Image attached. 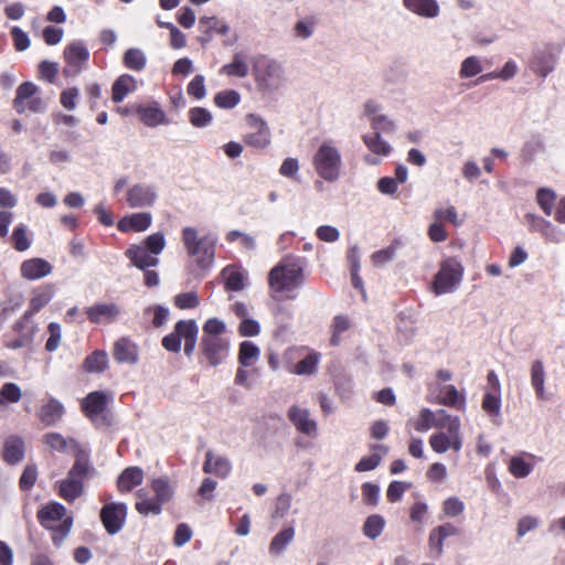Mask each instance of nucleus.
I'll return each mask as SVG.
<instances>
[{
	"mask_svg": "<svg viewBox=\"0 0 565 565\" xmlns=\"http://www.w3.org/2000/svg\"><path fill=\"white\" fill-rule=\"evenodd\" d=\"M288 417L296 428L308 436H312L317 431V423L310 417L307 408L292 406L288 411Z\"/></svg>",
	"mask_w": 565,
	"mask_h": 565,
	"instance_id": "nucleus-28",
	"label": "nucleus"
},
{
	"mask_svg": "<svg viewBox=\"0 0 565 565\" xmlns=\"http://www.w3.org/2000/svg\"><path fill=\"white\" fill-rule=\"evenodd\" d=\"M556 193L551 189L542 188L536 193V201L543 212L551 216L554 211Z\"/></svg>",
	"mask_w": 565,
	"mask_h": 565,
	"instance_id": "nucleus-56",
	"label": "nucleus"
},
{
	"mask_svg": "<svg viewBox=\"0 0 565 565\" xmlns=\"http://www.w3.org/2000/svg\"><path fill=\"white\" fill-rule=\"evenodd\" d=\"M408 169L404 164H397L394 177H384L377 181V190L382 194L394 195L398 186L407 181Z\"/></svg>",
	"mask_w": 565,
	"mask_h": 565,
	"instance_id": "nucleus-30",
	"label": "nucleus"
},
{
	"mask_svg": "<svg viewBox=\"0 0 565 565\" xmlns=\"http://www.w3.org/2000/svg\"><path fill=\"white\" fill-rule=\"evenodd\" d=\"M537 460L535 455L524 451L510 458L508 470L513 477L523 479L531 475Z\"/></svg>",
	"mask_w": 565,
	"mask_h": 565,
	"instance_id": "nucleus-23",
	"label": "nucleus"
},
{
	"mask_svg": "<svg viewBox=\"0 0 565 565\" xmlns=\"http://www.w3.org/2000/svg\"><path fill=\"white\" fill-rule=\"evenodd\" d=\"M201 348L204 359L209 365L217 366L222 364L230 353V341L224 338L220 340H201Z\"/></svg>",
	"mask_w": 565,
	"mask_h": 565,
	"instance_id": "nucleus-19",
	"label": "nucleus"
},
{
	"mask_svg": "<svg viewBox=\"0 0 565 565\" xmlns=\"http://www.w3.org/2000/svg\"><path fill=\"white\" fill-rule=\"evenodd\" d=\"M188 94L195 99H203L206 96L205 78L203 75H195L188 85Z\"/></svg>",
	"mask_w": 565,
	"mask_h": 565,
	"instance_id": "nucleus-63",
	"label": "nucleus"
},
{
	"mask_svg": "<svg viewBox=\"0 0 565 565\" xmlns=\"http://www.w3.org/2000/svg\"><path fill=\"white\" fill-rule=\"evenodd\" d=\"M441 412H446L445 409H439L437 412H433L429 408H423L418 416L412 420L413 427L416 431L425 433L430 428H441L445 424L446 419L441 416Z\"/></svg>",
	"mask_w": 565,
	"mask_h": 565,
	"instance_id": "nucleus-27",
	"label": "nucleus"
},
{
	"mask_svg": "<svg viewBox=\"0 0 565 565\" xmlns=\"http://www.w3.org/2000/svg\"><path fill=\"white\" fill-rule=\"evenodd\" d=\"M120 312L119 306L113 302L96 303L86 309L88 319L94 323L110 322L115 320Z\"/></svg>",
	"mask_w": 565,
	"mask_h": 565,
	"instance_id": "nucleus-29",
	"label": "nucleus"
},
{
	"mask_svg": "<svg viewBox=\"0 0 565 565\" xmlns=\"http://www.w3.org/2000/svg\"><path fill=\"white\" fill-rule=\"evenodd\" d=\"M482 72V58L477 55H470L461 61L458 74L461 79H468L477 75H480Z\"/></svg>",
	"mask_w": 565,
	"mask_h": 565,
	"instance_id": "nucleus-45",
	"label": "nucleus"
},
{
	"mask_svg": "<svg viewBox=\"0 0 565 565\" xmlns=\"http://www.w3.org/2000/svg\"><path fill=\"white\" fill-rule=\"evenodd\" d=\"M140 120L148 127H157L159 125L168 124L166 113L158 103L150 105H139L137 107Z\"/></svg>",
	"mask_w": 565,
	"mask_h": 565,
	"instance_id": "nucleus-31",
	"label": "nucleus"
},
{
	"mask_svg": "<svg viewBox=\"0 0 565 565\" xmlns=\"http://www.w3.org/2000/svg\"><path fill=\"white\" fill-rule=\"evenodd\" d=\"M152 224V215L149 212H136L130 213L125 216H122L118 223L117 227L122 233H130V232H145L147 231Z\"/></svg>",
	"mask_w": 565,
	"mask_h": 565,
	"instance_id": "nucleus-22",
	"label": "nucleus"
},
{
	"mask_svg": "<svg viewBox=\"0 0 565 565\" xmlns=\"http://www.w3.org/2000/svg\"><path fill=\"white\" fill-rule=\"evenodd\" d=\"M241 102V94L234 89L218 92L214 96V104L222 109H233Z\"/></svg>",
	"mask_w": 565,
	"mask_h": 565,
	"instance_id": "nucleus-52",
	"label": "nucleus"
},
{
	"mask_svg": "<svg viewBox=\"0 0 565 565\" xmlns=\"http://www.w3.org/2000/svg\"><path fill=\"white\" fill-rule=\"evenodd\" d=\"M296 535L292 525L282 527L270 541L268 552L273 556L281 555L288 545L294 541Z\"/></svg>",
	"mask_w": 565,
	"mask_h": 565,
	"instance_id": "nucleus-33",
	"label": "nucleus"
},
{
	"mask_svg": "<svg viewBox=\"0 0 565 565\" xmlns=\"http://www.w3.org/2000/svg\"><path fill=\"white\" fill-rule=\"evenodd\" d=\"M173 303L178 309H194L200 305V298L195 291L182 292L173 298Z\"/></svg>",
	"mask_w": 565,
	"mask_h": 565,
	"instance_id": "nucleus-59",
	"label": "nucleus"
},
{
	"mask_svg": "<svg viewBox=\"0 0 565 565\" xmlns=\"http://www.w3.org/2000/svg\"><path fill=\"white\" fill-rule=\"evenodd\" d=\"M226 331V324L224 321L217 318H210L203 324V335L201 340H220L224 339L223 333Z\"/></svg>",
	"mask_w": 565,
	"mask_h": 565,
	"instance_id": "nucleus-50",
	"label": "nucleus"
},
{
	"mask_svg": "<svg viewBox=\"0 0 565 565\" xmlns=\"http://www.w3.org/2000/svg\"><path fill=\"white\" fill-rule=\"evenodd\" d=\"M11 239L14 248L19 252H24L31 246V239L28 234V228L24 224H20L13 230Z\"/></svg>",
	"mask_w": 565,
	"mask_h": 565,
	"instance_id": "nucleus-58",
	"label": "nucleus"
},
{
	"mask_svg": "<svg viewBox=\"0 0 565 565\" xmlns=\"http://www.w3.org/2000/svg\"><path fill=\"white\" fill-rule=\"evenodd\" d=\"M463 277V266L457 258L445 259L434 277L433 291L436 296L454 292Z\"/></svg>",
	"mask_w": 565,
	"mask_h": 565,
	"instance_id": "nucleus-11",
	"label": "nucleus"
},
{
	"mask_svg": "<svg viewBox=\"0 0 565 565\" xmlns=\"http://www.w3.org/2000/svg\"><path fill=\"white\" fill-rule=\"evenodd\" d=\"M24 455V444L19 437L11 436L4 443L3 458L9 463H17Z\"/></svg>",
	"mask_w": 565,
	"mask_h": 565,
	"instance_id": "nucleus-44",
	"label": "nucleus"
},
{
	"mask_svg": "<svg viewBox=\"0 0 565 565\" xmlns=\"http://www.w3.org/2000/svg\"><path fill=\"white\" fill-rule=\"evenodd\" d=\"M108 365V355L105 351H95L88 355L83 363L85 371L89 373H100Z\"/></svg>",
	"mask_w": 565,
	"mask_h": 565,
	"instance_id": "nucleus-49",
	"label": "nucleus"
},
{
	"mask_svg": "<svg viewBox=\"0 0 565 565\" xmlns=\"http://www.w3.org/2000/svg\"><path fill=\"white\" fill-rule=\"evenodd\" d=\"M126 516L127 505L125 503H107L100 511V520L106 531L111 535L118 533L122 529Z\"/></svg>",
	"mask_w": 565,
	"mask_h": 565,
	"instance_id": "nucleus-18",
	"label": "nucleus"
},
{
	"mask_svg": "<svg viewBox=\"0 0 565 565\" xmlns=\"http://www.w3.org/2000/svg\"><path fill=\"white\" fill-rule=\"evenodd\" d=\"M202 470L207 475H214L218 478L225 479L232 471V463L226 456L216 454L213 450H207Z\"/></svg>",
	"mask_w": 565,
	"mask_h": 565,
	"instance_id": "nucleus-20",
	"label": "nucleus"
},
{
	"mask_svg": "<svg viewBox=\"0 0 565 565\" xmlns=\"http://www.w3.org/2000/svg\"><path fill=\"white\" fill-rule=\"evenodd\" d=\"M428 399L444 406L454 407L463 411L466 407V397L456 386L451 384L431 383L428 387Z\"/></svg>",
	"mask_w": 565,
	"mask_h": 565,
	"instance_id": "nucleus-14",
	"label": "nucleus"
},
{
	"mask_svg": "<svg viewBox=\"0 0 565 565\" xmlns=\"http://www.w3.org/2000/svg\"><path fill=\"white\" fill-rule=\"evenodd\" d=\"M14 108L18 113H40L45 109V103L38 95V87L31 82L21 84L17 89Z\"/></svg>",
	"mask_w": 565,
	"mask_h": 565,
	"instance_id": "nucleus-15",
	"label": "nucleus"
},
{
	"mask_svg": "<svg viewBox=\"0 0 565 565\" xmlns=\"http://www.w3.org/2000/svg\"><path fill=\"white\" fill-rule=\"evenodd\" d=\"M465 511V503L458 497L447 498L443 502V512L447 518H456Z\"/></svg>",
	"mask_w": 565,
	"mask_h": 565,
	"instance_id": "nucleus-61",
	"label": "nucleus"
},
{
	"mask_svg": "<svg viewBox=\"0 0 565 565\" xmlns=\"http://www.w3.org/2000/svg\"><path fill=\"white\" fill-rule=\"evenodd\" d=\"M555 55L546 50L535 51L529 60L530 70L540 77L545 78L555 67Z\"/></svg>",
	"mask_w": 565,
	"mask_h": 565,
	"instance_id": "nucleus-24",
	"label": "nucleus"
},
{
	"mask_svg": "<svg viewBox=\"0 0 565 565\" xmlns=\"http://www.w3.org/2000/svg\"><path fill=\"white\" fill-rule=\"evenodd\" d=\"M38 519L43 526L53 531L52 539L60 545L68 535L73 520L66 515V509L58 502H51L38 512Z\"/></svg>",
	"mask_w": 565,
	"mask_h": 565,
	"instance_id": "nucleus-8",
	"label": "nucleus"
},
{
	"mask_svg": "<svg viewBox=\"0 0 565 565\" xmlns=\"http://www.w3.org/2000/svg\"><path fill=\"white\" fill-rule=\"evenodd\" d=\"M365 147L374 154L380 157H388L392 153V146L386 141L382 134L367 132L362 136Z\"/></svg>",
	"mask_w": 565,
	"mask_h": 565,
	"instance_id": "nucleus-35",
	"label": "nucleus"
},
{
	"mask_svg": "<svg viewBox=\"0 0 565 565\" xmlns=\"http://www.w3.org/2000/svg\"><path fill=\"white\" fill-rule=\"evenodd\" d=\"M222 276L230 290L239 291L245 287L246 273L239 267L227 266L222 270Z\"/></svg>",
	"mask_w": 565,
	"mask_h": 565,
	"instance_id": "nucleus-42",
	"label": "nucleus"
},
{
	"mask_svg": "<svg viewBox=\"0 0 565 565\" xmlns=\"http://www.w3.org/2000/svg\"><path fill=\"white\" fill-rule=\"evenodd\" d=\"M260 356L259 348L252 341H243L239 344L238 362L243 366L254 365Z\"/></svg>",
	"mask_w": 565,
	"mask_h": 565,
	"instance_id": "nucleus-47",
	"label": "nucleus"
},
{
	"mask_svg": "<svg viewBox=\"0 0 565 565\" xmlns=\"http://www.w3.org/2000/svg\"><path fill=\"white\" fill-rule=\"evenodd\" d=\"M363 115L366 117L372 132L394 134L397 129L395 120L383 113V105L375 99L364 103Z\"/></svg>",
	"mask_w": 565,
	"mask_h": 565,
	"instance_id": "nucleus-13",
	"label": "nucleus"
},
{
	"mask_svg": "<svg viewBox=\"0 0 565 565\" xmlns=\"http://www.w3.org/2000/svg\"><path fill=\"white\" fill-rule=\"evenodd\" d=\"M189 120L195 128H205L212 124L213 116L203 107H193L189 110Z\"/></svg>",
	"mask_w": 565,
	"mask_h": 565,
	"instance_id": "nucleus-55",
	"label": "nucleus"
},
{
	"mask_svg": "<svg viewBox=\"0 0 565 565\" xmlns=\"http://www.w3.org/2000/svg\"><path fill=\"white\" fill-rule=\"evenodd\" d=\"M166 247V237L162 232H157L139 245H131L125 253L126 257L139 269H147L159 264L158 256Z\"/></svg>",
	"mask_w": 565,
	"mask_h": 565,
	"instance_id": "nucleus-6",
	"label": "nucleus"
},
{
	"mask_svg": "<svg viewBox=\"0 0 565 565\" xmlns=\"http://www.w3.org/2000/svg\"><path fill=\"white\" fill-rule=\"evenodd\" d=\"M63 413L64 407L62 403L55 398H50L47 403L41 407L39 417L43 424L51 426L56 424L62 418Z\"/></svg>",
	"mask_w": 565,
	"mask_h": 565,
	"instance_id": "nucleus-39",
	"label": "nucleus"
},
{
	"mask_svg": "<svg viewBox=\"0 0 565 565\" xmlns=\"http://www.w3.org/2000/svg\"><path fill=\"white\" fill-rule=\"evenodd\" d=\"M158 189L151 183L132 184L126 192V203L130 209L151 207L158 201Z\"/></svg>",
	"mask_w": 565,
	"mask_h": 565,
	"instance_id": "nucleus-16",
	"label": "nucleus"
},
{
	"mask_svg": "<svg viewBox=\"0 0 565 565\" xmlns=\"http://www.w3.org/2000/svg\"><path fill=\"white\" fill-rule=\"evenodd\" d=\"M445 424L429 437V446L436 454H445L448 450L459 452L463 445L461 420L448 412H441Z\"/></svg>",
	"mask_w": 565,
	"mask_h": 565,
	"instance_id": "nucleus-5",
	"label": "nucleus"
},
{
	"mask_svg": "<svg viewBox=\"0 0 565 565\" xmlns=\"http://www.w3.org/2000/svg\"><path fill=\"white\" fill-rule=\"evenodd\" d=\"M531 385L539 399H545V367L541 360H535L530 367Z\"/></svg>",
	"mask_w": 565,
	"mask_h": 565,
	"instance_id": "nucleus-38",
	"label": "nucleus"
},
{
	"mask_svg": "<svg viewBox=\"0 0 565 565\" xmlns=\"http://www.w3.org/2000/svg\"><path fill=\"white\" fill-rule=\"evenodd\" d=\"M137 81L129 74L120 75L113 85V100L115 103L122 102L127 95L137 89Z\"/></svg>",
	"mask_w": 565,
	"mask_h": 565,
	"instance_id": "nucleus-37",
	"label": "nucleus"
},
{
	"mask_svg": "<svg viewBox=\"0 0 565 565\" xmlns=\"http://www.w3.org/2000/svg\"><path fill=\"white\" fill-rule=\"evenodd\" d=\"M245 121L248 131L244 134L243 141L247 147L264 150L271 145V130L263 117L256 114H247Z\"/></svg>",
	"mask_w": 565,
	"mask_h": 565,
	"instance_id": "nucleus-12",
	"label": "nucleus"
},
{
	"mask_svg": "<svg viewBox=\"0 0 565 565\" xmlns=\"http://www.w3.org/2000/svg\"><path fill=\"white\" fill-rule=\"evenodd\" d=\"M481 407L489 415L498 416L501 411V392H487L483 396Z\"/></svg>",
	"mask_w": 565,
	"mask_h": 565,
	"instance_id": "nucleus-57",
	"label": "nucleus"
},
{
	"mask_svg": "<svg viewBox=\"0 0 565 565\" xmlns=\"http://www.w3.org/2000/svg\"><path fill=\"white\" fill-rule=\"evenodd\" d=\"M303 264L295 256L282 258L268 275L269 289L274 298L292 299L295 291L303 284Z\"/></svg>",
	"mask_w": 565,
	"mask_h": 565,
	"instance_id": "nucleus-1",
	"label": "nucleus"
},
{
	"mask_svg": "<svg viewBox=\"0 0 565 565\" xmlns=\"http://www.w3.org/2000/svg\"><path fill=\"white\" fill-rule=\"evenodd\" d=\"M317 174L328 182H335L342 173L343 160L335 141L326 140L320 143L312 158Z\"/></svg>",
	"mask_w": 565,
	"mask_h": 565,
	"instance_id": "nucleus-3",
	"label": "nucleus"
},
{
	"mask_svg": "<svg viewBox=\"0 0 565 565\" xmlns=\"http://www.w3.org/2000/svg\"><path fill=\"white\" fill-rule=\"evenodd\" d=\"M182 242L188 255L200 267L212 265L215 254V238L212 235L201 236L196 228L186 226L182 230Z\"/></svg>",
	"mask_w": 565,
	"mask_h": 565,
	"instance_id": "nucleus-7",
	"label": "nucleus"
},
{
	"mask_svg": "<svg viewBox=\"0 0 565 565\" xmlns=\"http://www.w3.org/2000/svg\"><path fill=\"white\" fill-rule=\"evenodd\" d=\"M253 74L257 88L269 96L280 90L286 83L282 63L271 57H257L253 64Z\"/></svg>",
	"mask_w": 565,
	"mask_h": 565,
	"instance_id": "nucleus-2",
	"label": "nucleus"
},
{
	"mask_svg": "<svg viewBox=\"0 0 565 565\" xmlns=\"http://www.w3.org/2000/svg\"><path fill=\"white\" fill-rule=\"evenodd\" d=\"M199 328L194 320H180L174 326V331L162 339V345L170 352L181 350V341L184 340V353L189 356L193 353Z\"/></svg>",
	"mask_w": 565,
	"mask_h": 565,
	"instance_id": "nucleus-10",
	"label": "nucleus"
},
{
	"mask_svg": "<svg viewBox=\"0 0 565 565\" xmlns=\"http://www.w3.org/2000/svg\"><path fill=\"white\" fill-rule=\"evenodd\" d=\"M64 58L66 62L64 74L75 76L85 67L89 58V52L82 41H74L65 47Z\"/></svg>",
	"mask_w": 565,
	"mask_h": 565,
	"instance_id": "nucleus-17",
	"label": "nucleus"
},
{
	"mask_svg": "<svg viewBox=\"0 0 565 565\" xmlns=\"http://www.w3.org/2000/svg\"><path fill=\"white\" fill-rule=\"evenodd\" d=\"M149 487L153 497H150L146 489H140L137 492L136 510L142 515H159L162 505L172 500L174 488L167 478H154Z\"/></svg>",
	"mask_w": 565,
	"mask_h": 565,
	"instance_id": "nucleus-4",
	"label": "nucleus"
},
{
	"mask_svg": "<svg viewBox=\"0 0 565 565\" xmlns=\"http://www.w3.org/2000/svg\"><path fill=\"white\" fill-rule=\"evenodd\" d=\"M519 71V66L515 61L508 60L502 68L500 71H493L487 74L481 75L479 78L480 82H488L493 79H501V81H510L512 79Z\"/></svg>",
	"mask_w": 565,
	"mask_h": 565,
	"instance_id": "nucleus-46",
	"label": "nucleus"
},
{
	"mask_svg": "<svg viewBox=\"0 0 565 565\" xmlns=\"http://www.w3.org/2000/svg\"><path fill=\"white\" fill-rule=\"evenodd\" d=\"M249 66L243 53H235L231 63L220 68V74L228 77L244 78L248 75Z\"/></svg>",
	"mask_w": 565,
	"mask_h": 565,
	"instance_id": "nucleus-36",
	"label": "nucleus"
},
{
	"mask_svg": "<svg viewBox=\"0 0 565 565\" xmlns=\"http://www.w3.org/2000/svg\"><path fill=\"white\" fill-rule=\"evenodd\" d=\"M434 217L438 222L446 221L454 224L455 226H459L461 224L456 209L451 205L436 209L434 212Z\"/></svg>",
	"mask_w": 565,
	"mask_h": 565,
	"instance_id": "nucleus-62",
	"label": "nucleus"
},
{
	"mask_svg": "<svg viewBox=\"0 0 565 565\" xmlns=\"http://www.w3.org/2000/svg\"><path fill=\"white\" fill-rule=\"evenodd\" d=\"M43 443L53 451L64 452L74 446L73 439L70 441L58 433H49L43 436Z\"/></svg>",
	"mask_w": 565,
	"mask_h": 565,
	"instance_id": "nucleus-53",
	"label": "nucleus"
},
{
	"mask_svg": "<svg viewBox=\"0 0 565 565\" xmlns=\"http://www.w3.org/2000/svg\"><path fill=\"white\" fill-rule=\"evenodd\" d=\"M321 354L316 351H309L298 363L289 367V372L297 375H311L317 371Z\"/></svg>",
	"mask_w": 565,
	"mask_h": 565,
	"instance_id": "nucleus-41",
	"label": "nucleus"
},
{
	"mask_svg": "<svg viewBox=\"0 0 565 565\" xmlns=\"http://www.w3.org/2000/svg\"><path fill=\"white\" fill-rule=\"evenodd\" d=\"M54 296V288L52 285H43L34 289L31 294L29 308L25 312L28 316H34L43 307H45Z\"/></svg>",
	"mask_w": 565,
	"mask_h": 565,
	"instance_id": "nucleus-32",
	"label": "nucleus"
},
{
	"mask_svg": "<svg viewBox=\"0 0 565 565\" xmlns=\"http://www.w3.org/2000/svg\"><path fill=\"white\" fill-rule=\"evenodd\" d=\"M200 30L207 35V39L211 38L212 32H216L218 34H227L230 31V26L217 19L216 17H201L199 20Z\"/></svg>",
	"mask_w": 565,
	"mask_h": 565,
	"instance_id": "nucleus-48",
	"label": "nucleus"
},
{
	"mask_svg": "<svg viewBox=\"0 0 565 565\" xmlns=\"http://www.w3.org/2000/svg\"><path fill=\"white\" fill-rule=\"evenodd\" d=\"M143 471L138 467L125 469L118 477L117 487L120 492L131 491L143 481Z\"/></svg>",
	"mask_w": 565,
	"mask_h": 565,
	"instance_id": "nucleus-34",
	"label": "nucleus"
},
{
	"mask_svg": "<svg viewBox=\"0 0 565 565\" xmlns=\"http://www.w3.org/2000/svg\"><path fill=\"white\" fill-rule=\"evenodd\" d=\"M113 355L118 363L134 365L139 361V349L128 338H121L115 342Z\"/></svg>",
	"mask_w": 565,
	"mask_h": 565,
	"instance_id": "nucleus-25",
	"label": "nucleus"
},
{
	"mask_svg": "<svg viewBox=\"0 0 565 565\" xmlns=\"http://www.w3.org/2000/svg\"><path fill=\"white\" fill-rule=\"evenodd\" d=\"M384 525L385 520L383 519V516L379 514H373L369 516L364 522L363 533L366 537L375 540L382 534Z\"/></svg>",
	"mask_w": 565,
	"mask_h": 565,
	"instance_id": "nucleus-54",
	"label": "nucleus"
},
{
	"mask_svg": "<svg viewBox=\"0 0 565 565\" xmlns=\"http://www.w3.org/2000/svg\"><path fill=\"white\" fill-rule=\"evenodd\" d=\"M21 396V390L17 384L4 383L0 390V404L18 403Z\"/></svg>",
	"mask_w": 565,
	"mask_h": 565,
	"instance_id": "nucleus-60",
	"label": "nucleus"
},
{
	"mask_svg": "<svg viewBox=\"0 0 565 565\" xmlns=\"http://www.w3.org/2000/svg\"><path fill=\"white\" fill-rule=\"evenodd\" d=\"M146 55L140 49H129L124 54V64L127 68L140 72L146 66Z\"/></svg>",
	"mask_w": 565,
	"mask_h": 565,
	"instance_id": "nucleus-51",
	"label": "nucleus"
},
{
	"mask_svg": "<svg viewBox=\"0 0 565 565\" xmlns=\"http://www.w3.org/2000/svg\"><path fill=\"white\" fill-rule=\"evenodd\" d=\"M47 331H49V339L45 343V349L49 352H54L57 350V348L60 347V343H61V339H62L61 326L57 322H51L47 326Z\"/></svg>",
	"mask_w": 565,
	"mask_h": 565,
	"instance_id": "nucleus-64",
	"label": "nucleus"
},
{
	"mask_svg": "<svg viewBox=\"0 0 565 565\" xmlns=\"http://www.w3.org/2000/svg\"><path fill=\"white\" fill-rule=\"evenodd\" d=\"M317 23L318 20L315 15L301 17L292 26V35L298 40H308L315 34Z\"/></svg>",
	"mask_w": 565,
	"mask_h": 565,
	"instance_id": "nucleus-43",
	"label": "nucleus"
},
{
	"mask_svg": "<svg viewBox=\"0 0 565 565\" xmlns=\"http://www.w3.org/2000/svg\"><path fill=\"white\" fill-rule=\"evenodd\" d=\"M20 273L24 279L38 280L52 273V265L43 258H31L21 264Z\"/></svg>",
	"mask_w": 565,
	"mask_h": 565,
	"instance_id": "nucleus-26",
	"label": "nucleus"
},
{
	"mask_svg": "<svg viewBox=\"0 0 565 565\" xmlns=\"http://www.w3.org/2000/svg\"><path fill=\"white\" fill-rule=\"evenodd\" d=\"M402 4L409 13L422 19L433 20L440 14L438 0H402Z\"/></svg>",
	"mask_w": 565,
	"mask_h": 565,
	"instance_id": "nucleus-21",
	"label": "nucleus"
},
{
	"mask_svg": "<svg viewBox=\"0 0 565 565\" xmlns=\"http://www.w3.org/2000/svg\"><path fill=\"white\" fill-rule=\"evenodd\" d=\"M89 469L87 455L84 452L78 454L67 477L58 484L60 497L68 502H73L81 497L84 491L83 480L89 472Z\"/></svg>",
	"mask_w": 565,
	"mask_h": 565,
	"instance_id": "nucleus-9",
	"label": "nucleus"
},
{
	"mask_svg": "<svg viewBox=\"0 0 565 565\" xmlns=\"http://www.w3.org/2000/svg\"><path fill=\"white\" fill-rule=\"evenodd\" d=\"M107 395L103 392H93L82 403V408L86 416L94 418L98 416L106 406Z\"/></svg>",
	"mask_w": 565,
	"mask_h": 565,
	"instance_id": "nucleus-40",
	"label": "nucleus"
}]
</instances>
